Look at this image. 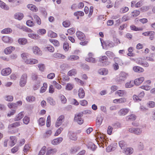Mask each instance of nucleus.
<instances>
[{"mask_svg":"<svg viewBox=\"0 0 155 155\" xmlns=\"http://www.w3.org/2000/svg\"><path fill=\"white\" fill-rule=\"evenodd\" d=\"M83 115V113L80 112L75 116L74 121L80 124H82L84 122L83 120L81 118V117Z\"/></svg>","mask_w":155,"mask_h":155,"instance_id":"f257e3e1","label":"nucleus"},{"mask_svg":"<svg viewBox=\"0 0 155 155\" xmlns=\"http://www.w3.org/2000/svg\"><path fill=\"white\" fill-rule=\"evenodd\" d=\"M127 74L124 72H121L119 76L116 78V81L119 82H121L124 81L127 78Z\"/></svg>","mask_w":155,"mask_h":155,"instance_id":"f03ea898","label":"nucleus"},{"mask_svg":"<svg viewBox=\"0 0 155 155\" xmlns=\"http://www.w3.org/2000/svg\"><path fill=\"white\" fill-rule=\"evenodd\" d=\"M107 60L108 58L106 56H100L99 58V61L102 63V66H107L110 64V62L107 61Z\"/></svg>","mask_w":155,"mask_h":155,"instance_id":"7ed1b4c3","label":"nucleus"},{"mask_svg":"<svg viewBox=\"0 0 155 155\" xmlns=\"http://www.w3.org/2000/svg\"><path fill=\"white\" fill-rule=\"evenodd\" d=\"M128 130L130 132L137 135L140 134L142 132V129L139 128H129Z\"/></svg>","mask_w":155,"mask_h":155,"instance_id":"20e7f679","label":"nucleus"},{"mask_svg":"<svg viewBox=\"0 0 155 155\" xmlns=\"http://www.w3.org/2000/svg\"><path fill=\"white\" fill-rule=\"evenodd\" d=\"M27 75L26 73H24L22 75L20 81V85L21 87L25 86L27 82Z\"/></svg>","mask_w":155,"mask_h":155,"instance_id":"39448f33","label":"nucleus"},{"mask_svg":"<svg viewBox=\"0 0 155 155\" xmlns=\"http://www.w3.org/2000/svg\"><path fill=\"white\" fill-rule=\"evenodd\" d=\"M100 40L101 41V45L102 46L103 48H104L103 45H104L106 46H108L110 48L113 47L115 45L114 43L111 41H107L106 42H105L103 41V42L102 39L100 38Z\"/></svg>","mask_w":155,"mask_h":155,"instance_id":"423d86ee","label":"nucleus"},{"mask_svg":"<svg viewBox=\"0 0 155 155\" xmlns=\"http://www.w3.org/2000/svg\"><path fill=\"white\" fill-rule=\"evenodd\" d=\"M2 39L3 42L7 43H12L13 41L12 38L8 36H3Z\"/></svg>","mask_w":155,"mask_h":155,"instance_id":"0eeeda50","label":"nucleus"},{"mask_svg":"<svg viewBox=\"0 0 155 155\" xmlns=\"http://www.w3.org/2000/svg\"><path fill=\"white\" fill-rule=\"evenodd\" d=\"M76 35L78 38L81 41L85 39V36L84 34L81 31H78L76 33Z\"/></svg>","mask_w":155,"mask_h":155,"instance_id":"6e6552de","label":"nucleus"},{"mask_svg":"<svg viewBox=\"0 0 155 155\" xmlns=\"http://www.w3.org/2000/svg\"><path fill=\"white\" fill-rule=\"evenodd\" d=\"M11 72V69L9 68L4 69L2 70L1 74L2 75L7 76L9 75Z\"/></svg>","mask_w":155,"mask_h":155,"instance_id":"1a4fd4ad","label":"nucleus"},{"mask_svg":"<svg viewBox=\"0 0 155 155\" xmlns=\"http://www.w3.org/2000/svg\"><path fill=\"white\" fill-rule=\"evenodd\" d=\"M129 111V109L128 108H122L119 111L118 114L120 116H124L127 114Z\"/></svg>","mask_w":155,"mask_h":155,"instance_id":"9d476101","label":"nucleus"},{"mask_svg":"<svg viewBox=\"0 0 155 155\" xmlns=\"http://www.w3.org/2000/svg\"><path fill=\"white\" fill-rule=\"evenodd\" d=\"M15 49V48L14 47L10 46L6 48L5 49L4 52L6 54H9Z\"/></svg>","mask_w":155,"mask_h":155,"instance_id":"9b49d317","label":"nucleus"},{"mask_svg":"<svg viewBox=\"0 0 155 155\" xmlns=\"http://www.w3.org/2000/svg\"><path fill=\"white\" fill-rule=\"evenodd\" d=\"M24 17L23 14L21 12H18L15 14L14 15V18L19 20H21Z\"/></svg>","mask_w":155,"mask_h":155,"instance_id":"f8f14e48","label":"nucleus"},{"mask_svg":"<svg viewBox=\"0 0 155 155\" xmlns=\"http://www.w3.org/2000/svg\"><path fill=\"white\" fill-rule=\"evenodd\" d=\"M33 53L35 54L41 55V52L39 48L37 46H35L33 48Z\"/></svg>","mask_w":155,"mask_h":155,"instance_id":"ddd939ff","label":"nucleus"},{"mask_svg":"<svg viewBox=\"0 0 155 155\" xmlns=\"http://www.w3.org/2000/svg\"><path fill=\"white\" fill-rule=\"evenodd\" d=\"M144 79L143 77L136 79L134 81V84L136 85H139L143 82Z\"/></svg>","mask_w":155,"mask_h":155,"instance_id":"4468645a","label":"nucleus"},{"mask_svg":"<svg viewBox=\"0 0 155 155\" xmlns=\"http://www.w3.org/2000/svg\"><path fill=\"white\" fill-rule=\"evenodd\" d=\"M127 101V99L125 98H121L119 99H115L114 100L113 102L114 103H123Z\"/></svg>","mask_w":155,"mask_h":155,"instance_id":"2eb2a0df","label":"nucleus"},{"mask_svg":"<svg viewBox=\"0 0 155 155\" xmlns=\"http://www.w3.org/2000/svg\"><path fill=\"white\" fill-rule=\"evenodd\" d=\"M62 137H60L54 139L51 142L54 145H56L61 143L63 140Z\"/></svg>","mask_w":155,"mask_h":155,"instance_id":"dca6fc26","label":"nucleus"},{"mask_svg":"<svg viewBox=\"0 0 155 155\" xmlns=\"http://www.w3.org/2000/svg\"><path fill=\"white\" fill-rule=\"evenodd\" d=\"M21 124V123L19 121L16 122L9 125L8 128L9 129H11L12 128H15L20 126Z\"/></svg>","mask_w":155,"mask_h":155,"instance_id":"f3484780","label":"nucleus"},{"mask_svg":"<svg viewBox=\"0 0 155 155\" xmlns=\"http://www.w3.org/2000/svg\"><path fill=\"white\" fill-rule=\"evenodd\" d=\"M24 112H21L16 116L14 119L15 121H18L22 119L24 116Z\"/></svg>","mask_w":155,"mask_h":155,"instance_id":"a211bd4d","label":"nucleus"},{"mask_svg":"<svg viewBox=\"0 0 155 155\" xmlns=\"http://www.w3.org/2000/svg\"><path fill=\"white\" fill-rule=\"evenodd\" d=\"M27 7L28 8L33 11L36 12L38 11V8L35 5L32 4H28Z\"/></svg>","mask_w":155,"mask_h":155,"instance_id":"6ab92c4d","label":"nucleus"},{"mask_svg":"<svg viewBox=\"0 0 155 155\" xmlns=\"http://www.w3.org/2000/svg\"><path fill=\"white\" fill-rule=\"evenodd\" d=\"M113 60L114 63H117V64H119L120 65H122L124 64L122 60L118 57H114Z\"/></svg>","mask_w":155,"mask_h":155,"instance_id":"aec40b11","label":"nucleus"},{"mask_svg":"<svg viewBox=\"0 0 155 155\" xmlns=\"http://www.w3.org/2000/svg\"><path fill=\"white\" fill-rule=\"evenodd\" d=\"M69 138L73 140H77V137L76 134L75 133L72 132H69L68 134Z\"/></svg>","mask_w":155,"mask_h":155,"instance_id":"412c9836","label":"nucleus"},{"mask_svg":"<svg viewBox=\"0 0 155 155\" xmlns=\"http://www.w3.org/2000/svg\"><path fill=\"white\" fill-rule=\"evenodd\" d=\"M87 147L92 150H94L97 147L95 145L91 142L88 143L87 145Z\"/></svg>","mask_w":155,"mask_h":155,"instance_id":"4be33fe9","label":"nucleus"},{"mask_svg":"<svg viewBox=\"0 0 155 155\" xmlns=\"http://www.w3.org/2000/svg\"><path fill=\"white\" fill-rule=\"evenodd\" d=\"M54 57L57 58L63 59L65 58L66 57L64 55L58 53H55L53 54Z\"/></svg>","mask_w":155,"mask_h":155,"instance_id":"5701e85b","label":"nucleus"},{"mask_svg":"<svg viewBox=\"0 0 155 155\" xmlns=\"http://www.w3.org/2000/svg\"><path fill=\"white\" fill-rule=\"evenodd\" d=\"M78 92V95L80 98H83L84 96L85 93L83 88H80L79 89Z\"/></svg>","mask_w":155,"mask_h":155,"instance_id":"b1692460","label":"nucleus"},{"mask_svg":"<svg viewBox=\"0 0 155 155\" xmlns=\"http://www.w3.org/2000/svg\"><path fill=\"white\" fill-rule=\"evenodd\" d=\"M18 42L20 45H24L26 44L27 40L25 38H21L18 39Z\"/></svg>","mask_w":155,"mask_h":155,"instance_id":"393cba45","label":"nucleus"},{"mask_svg":"<svg viewBox=\"0 0 155 155\" xmlns=\"http://www.w3.org/2000/svg\"><path fill=\"white\" fill-rule=\"evenodd\" d=\"M133 70L135 72H141L144 71L143 69L139 66H135L133 68Z\"/></svg>","mask_w":155,"mask_h":155,"instance_id":"a878e982","label":"nucleus"},{"mask_svg":"<svg viewBox=\"0 0 155 155\" xmlns=\"http://www.w3.org/2000/svg\"><path fill=\"white\" fill-rule=\"evenodd\" d=\"M0 7L5 10H8L9 9V7L2 1L0 0Z\"/></svg>","mask_w":155,"mask_h":155,"instance_id":"bb28decb","label":"nucleus"},{"mask_svg":"<svg viewBox=\"0 0 155 155\" xmlns=\"http://www.w3.org/2000/svg\"><path fill=\"white\" fill-rule=\"evenodd\" d=\"M8 106L11 110H15L17 107V104L13 103H9L8 104Z\"/></svg>","mask_w":155,"mask_h":155,"instance_id":"cd10ccee","label":"nucleus"},{"mask_svg":"<svg viewBox=\"0 0 155 155\" xmlns=\"http://www.w3.org/2000/svg\"><path fill=\"white\" fill-rule=\"evenodd\" d=\"M126 118L127 121H133L136 119V117L134 114H132L127 116Z\"/></svg>","mask_w":155,"mask_h":155,"instance_id":"c85d7f7f","label":"nucleus"},{"mask_svg":"<svg viewBox=\"0 0 155 155\" xmlns=\"http://www.w3.org/2000/svg\"><path fill=\"white\" fill-rule=\"evenodd\" d=\"M12 29L9 28H5L1 31L2 34H10L12 32Z\"/></svg>","mask_w":155,"mask_h":155,"instance_id":"c756f323","label":"nucleus"},{"mask_svg":"<svg viewBox=\"0 0 155 155\" xmlns=\"http://www.w3.org/2000/svg\"><path fill=\"white\" fill-rule=\"evenodd\" d=\"M105 54L110 59H112L115 56V55L113 52L110 51H106Z\"/></svg>","mask_w":155,"mask_h":155,"instance_id":"7c9ffc66","label":"nucleus"},{"mask_svg":"<svg viewBox=\"0 0 155 155\" xmlns=\"http://www.w3.org/2000/svg\"><path fill=\"white\" fill-rule=\"evenodd\" d=\"M99 74L101 75H106L108 73V71L105 68H101L98 71Z\"/></svg>","mask_w":155,"mask_h":155,"instance_id":"2f4dec72","label":"nucleus"},{"mask_svg":"<svg viewBox=\"0 0 155 155\" xmlns=\"http://www.w3.org/2000/svg\"><path fill=\"white\" fill-rule=\"evenodd\" d=\"M134 82L133 81H130L127 82L125 84V87L127 88H130L133 86L134 85Z\"/></svg>","mask_w":155,"mask_h":155,"instance_id":"473e14b6","label":"nucleus"},{"mask_svg":"<svg viewBox=\"0 0 155 155\" xmlns=\"http://www.w3.org/2000/svg\"><path fill=\"white\" fill-rule=\"evenodd\" d=\"M124 151L127 154H131L134 152L133 149L131 147H128L125 149Z\"/></svg>","mask_w":155,"mask_h":155,"instance_id":"72a5a7b5","label":"nucleus"},{"mask_svg":"<svg viewBox=\"0 0 155 155\" xmlns=\"http://www.w3.org/2000/svg\"><path fill=\"white\" fill-rule=\"evenodd\" d=\"M79 57L77 55H71L68 57L67 60L70 61H74L78 60L79 59Z\"/></svg>","mask_w":155,"mask_h":155,"instance_id":"f704fd0d","label":"nucleus"},{"mask_svg":"<svg viewBox=\"0 0 155 155\" xmlns=\"http://www.w3.org/2000/svg\"><path fill=\"white\" fill-rule=\"evenodd\" d=\"M26 99L27 101L30 102H32L35 100V97L32 96H27Z\"/></svg>","mask_w":155,"mask_h":155,"instance_id":"c9c22d12","label":"nucleus"},{"mask_svg":"<svg viewBox=\"0 0 155 155\" xmlns=\"http://www.w3.org/2000/svg\"><path fill=\"white\" fill-rule=\"evenodd\" d=\"M28 36L31 38L35 39H38L39 38V36L38 35L35 34L33 33H30L28 34Z\"/></svg>","mask_w":155,"mask_h":155,"instance_id":"e433bc0d","label":"nucleus"},{"mask_svg":"<svg viewBox=\"0 0 155 155\" xmlns=\"http://www.w3.org/2000/svg\"><path fill=\"white\" fill-rule=\"evenodd\" d=\"M49 41L52 43L54 46L58 47L60 45L59 42L57 40H54L52 39H49Z\"/></svg>","mask_w":155,"mask_h":155,"instance_id":"4c0bfd02","label":"nucleus"},{"mask_svg":"<svg viewBox=\"0 0 155 155\" xmlns=\"http://www.w3.org/2000/svg\"><path fill=\"white\" fill-rule=\"evenodd\" d=\"M119 146L122 149H124L126 147V143L124 141H121L119 142Z\"/></svg>","mask_w":155,"mask_h":155,"instance_id":"58836bf2","label":"nucleus"},{"mask_svg":"<svg viewBox=\"0 0 155 155\" xmlns=\"http://www.w3.org/2000/svg\"><path fill=\"white\" fill-rule=\"evenodd\" d=\"M116 94H117L120 97H122L126 94V93L124 90H120L116 92Z\"/></svg>","mask_w":155,"mask_h":155,"instance_id":"ea45409f","label":"nucleus"},{"mask_svg":"<svg viewBox=\"0 0 155 155\" xmlns=\"http://www.w3.org/2000/svg\"><path fill=\"white\" fill-rule=\"evenodd\" d=\"M45 49L46 50H48L49 51L53 52L54 51V48L53 46L51 45H48L45 47Z\"/></svg>","mask_w":155,"mask_h":155,"instance_id":"a19ab883","label":"nucleus"},{"mask_svg":"<svg viewBox=\"0 0 155 155\" xmlns=\"http://www.w3.org/2000/svg\"><path fill=\"white\" fill-rule=\"evenodd\" d=\"M47 101L50 105H54L55 104V102L54 101L53 98L51 97H48L47 98Z\"/></svg>","mask_w":155,"mask_h":155,"instance_id":"79ce46f5","label":"nucleus"},{"mask_svg":"<svg viewBox=\"0 0 155 155\" xmlns=\"http://www.w3.org/2000/svg\"><path fill=\"white\" fill-rule=\"evenodd\" d=\"M140 12L138 10H134L131 12V15L133 17H135L138 16L140 14Z\"/></svg>","mask_w":155,"mask_h":155,"instance_id":"37998d69","label":"nucleus"},{"mask_svg":"<svg viewBox=\"0 0 155 155\" xmlns=\"http://www.w3.org/2000/svg\"><path fill=\"white\" fill-rule=\"evenodd\" d=\"M47 84L46 83H43V86L42 87L40 90V93H44L46 89H47Z\"/></svg>","mask_w":155,"mask_h":155,"instance_id":"c03bdc74","label":"nucleus"},{"mask_svg":"<svg viewBox=\"0 0 155 155\" xmlns=\"http://www.w3.org/2000/svg\"><path fill=\"white\" fill-rule=\"evenodd\" d=\"M48 35L51 38H55L57 36V34L52 31H50L48 33Z\"/></svg>","mask_w":155,"mask_h":155,"instance_id":"a18cd8bd","label":"nucleus"},{"mask_svg":"<svg viewBox=\"0 0 155 155\" xmlns=\"http://www.w3.org/2000/svg\"><path fill=\"white\" fill-rule=\"evenodd\" d=\"M38 66L39 70L42 72L44 71L45 69V66L44 64H38Z\"/></svg>","mask_w":155,"mask_h":155,"instance_id":"49530a36","label":"nucleus"},{"mask_svg":"<svg viewBox=\"0 0 155 155\" xmlns=\"http://www.w3.org/2000/svg\"><path fill=\"white\" fill-rule=\"evenodd\" d=\"M130 28L132 30H134V31H142L143 30L142 28H138L134 25H132L130 26Z\"/></svg>","mask_w":155,"mask_h":155,"instance_id":"de8ad7c7","label":"nucleus"},{"mask_svg":"<svg viewBox=\"0 0 155 155\" xmlns=\"http://www.w3.org/2000/svg\"><path fill=\"white\" fill-rule=\"evenodd\" d=\"M46 149V148L45 146L43 147L39 151L38 155H44Z\"/></svg>","mask_w":155,"mask_h":155,"instance_id":"09e8293b","label":"nucleus"},{"mask_svg":"<svg viewBox=\"0 0 155 155\" xmlns=\"http://www.w3.org/2000/svg\"><path fill=\"white\" fill-rule=\"evenodd\" d=\"M147 106L150 108H153L155 107V102L153 101H150L147 103Z\"/></svg>","mask_w":155,"mask_h":155,"instance_id":"8fccbe9b","label":"nucleus"},{"mask_svg":"<svg viewBox=\"0 0 155 155\" xmlns=\"http://www.w3.org/2000/svg\"><path fill=\"white\" fill-rule=\"evenodd\" d=\"M86 61L89 62H92L95 63L96 62V61L95 60L94 58H93L91 57L86 58L85 59Z\"/></svg>","mask_w":155,"mask_h":155,"instance_id":"3c124183","label":"nucleus"},{"mask_svg":"<svg viewBox=\"0 0 155 155\" xmlns=\"http://www.w3.org/2000/svg\"><path fill=\"white\" fill-rule=\"evenodd\" d=\"M97 137L98 138H99L101 142H104V140H105V137L104 136L103 134H99L97 136Z\"/></svg>","mask_w":155,"mask_h":155,"instance_id":"603ef678","label":"nucleus"},{"mask_svg":"<svg viewBox=\"0 0 155 155\" xmlns=\"http://www.w3.org/2000/svg\"><path fill=\"white\" fill-rule=\"evenodd\" d=\"M38 121L39 124L41 126H42L45 124V120L42 117H41L40 118H39Z\"/></svg>","mask_w":155,"mask_h":155,"instance_id":"864d4df0","label":"nucleus"},{"mask_svg":"<svg viewBox=\"0 0 155 155\" xmlns=\"http://www.w3.org/2000/svg\"><path fill=\"white\" fill-rule=\"evenodd\" d=\"M62 24L64 27H68L70 25L71 23L69 21L66 20L63 22Z\"/></svg>","mask_w":155,"mask_h":155,"instance_id":"5fc2aeb1","label":"nucleus"},{"mask_svg":"<svg viewBox=\"0 0 155 155\" xmlns=\"http://www.w3.org/2000/svg\"><path fill=\"white\" fill-rule=\"evenodd\" d=\"M129 10V8L127 7H125L121 8L120 10V12L122 13H124L127 12Z\"/></svg>","mask_w":155,"mask_h":155,"instance_id":"6e6d98bb","label":"nucleus"},{"mask_svg":"<svg viewBox=\"0 0 155 155\" xmlns=\"http://www.w3.org/2000/svg\"><path fill=\"white\" fill-rule=\"evenodd\" d=\"M103 120V119L101 117H97L96 119V123L98 125H100Z\"/></svg>","mask_w":155,"mask_h":155,"instance_id":"4d7b16f0","label":"nucleus"},{"mask_svg":"<svg viewBox=\"0 0 155 155\" xmlns=\"http://www.w3.org/2000/svg\"><path fill=\"white\" fill-rule=\"evenodd\" d=\"M56 151L57 150L55 149L48 150L46 154L47 155H49L51 153H53L54 152H56Z\"/></svg>","mask_w":155,"mask_h":155,"instance_id":"13d9d810","label":"nucleus"},{"mask_svg":"<svg viewBox=\"0 0 155 155\" xmlns=\"http://www.w3.org/2000/svg\"><path fill=\"white\" fill-rule=\"evenodd\" d=\"M23 120L24 122V123L26 124H27L29 123L30 121V119L27 116H25L24 118L23 119Z\"/></svg>","mask_w":155,"mask_h":155,"instance_id":"bf43d9fd","label":"nucleus"},{"mask_svg":"<svg viewBox=\"0 0 155 155\" xmlns=\"http://www.w3.org/2000/svg\"><path fill=\"white\" fill-rule=\"evenodd\" d=\"M61 101L62 103L65 104L67 101V99L63 95H61L60 96Z\"/></svg>","mask_w":155,"mask_h":155,"instance_id":"052dcab7","label":"nucleus"},{"mask_svg":"<svg viewBox=\"0 0 155 155\" xmlns=\"http://www.w3.org/2000/svg\"><path fill=\"white\" fill-rule=\"evenodd\" d=\"M73 88V85L71 84L68 83L66 87V89L67 90H71Z\"/></svg>","mask_w":155,"mask_h":155,"instance_id":"680f3d73","label":"nucleus"},{"mask_svg":"<svg viewBox=\"0 0 155 155\" xmlns=\"http://www.w3.org/2000/svg\"><path fill=\"white\" fill-rule=\"evenodd\" d=\"M76 74V72L75 70L73 69L70 71L68 72V75L70 76L74 75Z\"/></svg>","mask_w":155,"mask_h":155,"instance_id":"e2e57ef3","label":"nucleus"},{"mask_svg":"<svg viewBox=\"0 0 155 155\" xmlns=\"http://www.w3.org/2000/svg\"><path fill=\"white\" fill-rule=\"evenodd\" d=\"M75 16H78V15L80 16H83L84 15V13L81 11H78L74 13Z\"/></svg>","mask_w":155,"mask_h":155,"instance_id":"0e129e2a","label":"nucleus"},{"mask_svg":"<svg viewBox=\"0 0 155 155\" xmlns=\"http://www.w3.org/2000/svg\"><path fill=\"white\" fill-rule=\"evenodd\" d=\"M46 32V31L44 29H39L37 31V33L39 35H43L45 34Z\"/></svg>","mask_w":155,"mask_h":155,"instance_id":"69168bd1","label":"nucleus"},{"mask_svg":"<svg viewBox=\"0 0 155 155\" xmlns=\"http://www.w3.org/2000/svg\"><path fill=\"white\" fill-rule=\"evenodd\" d=\"M30 147L28 144L25 145L24 148V153H27V152L29 150Z\"/></svg>","mask_w":155,"mask_h":155,"instance_id":"338daca9","label":"nucleus"},{"mask_svg":"<svg viewBox=\"0 0 155 155\" xmlns=\"http://www.w3.org/2000/svg\"><path fill=\"white\" fill-rule=\"evenodd\" d=\"M68 33L72 35L75 32V29L74 28H71L68 30Z\"/></svg>","mask_w":155,"mask_h":155,"instance_id":"774afa93","label":"nucleus"}]
</instances>
